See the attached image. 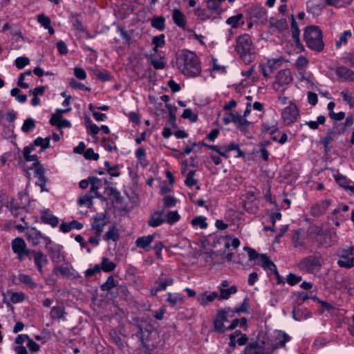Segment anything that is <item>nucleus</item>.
Here are the masks:
<instances>
[{"instance_id":"nucleus-1","label":"nucleus","mask_w":354,"mask_h":354,"mask_svg":"<svg viewBox=\"0 0 354 354\" xmlns=\"http://www.w3.org/2000/svg\"><path fill=\"white\" fill-rule=\"evenodd\" d=\"M176 66L183 74L188 77H196L201 72L198 56L187 49H183L177 55Z\"/></svg>"},{"instance_id":"nucleus-2","label":"nucleus","mask_w":354,"mask_h":354,"mask_svg":"<svg viewBox=\"0 0 354 354\" xmlns=\"http://www.w3.org/2000/svg\"><path fill=\"white\" fill-rule=\"evenodd\" d=\"M235 50L246 64L253 62L255 59L254 47L248 34H243L237 37Z\"/></svg>"},{"instance_id":"nucleus-3","label":"nucleus","mask_w":354,"mask_h":354,"mask_svg":"<svg viewBox=\"0 0 354 354\" xmlns=\"http://www.w3.org/2000/svg\"><path fill=\"white\" fill-rule=\"evenodd\" d=\"M304 40L307 46L316 52H321L324 48L322 32L318 26H310L305 28Z\"/></svg>"},{"instance_id":"nucleus-4","label":"nucleus","mask_w":354,"mask_h":354,"mask_svg":"<svg viewBox=\"0 0 354 354\" xmlns=\"http://www.w3.org/2000/svg\"><path fill=\"white\" fill-rule=\"evenodd\" d=\"M324 260L319 255H310L301 259L298 264L300 270L314 274L320 271Z\"/></svg>"},{"instance_id":"nucleus-5","label":"nucleus","mask_w":354,"mask_h":354,"mask_svg":"<svg viewBox=\"0 0 354 354\" xmlns=\"http://www.w3.org/2000/svg\"><path fill=\"white\" fill-rule=\"evenodd\" d=\"M339 260L337 263L339 267L350 269L354 267V247L346 246L337 250Z\"/></svg>"},{"instance_id":"nucleus-6","label":"nucleus","mask_w":354,"mask_h":354,"mask_svg":"<svg viewBox=\"0 0 354 354\" xmlns=\"http://www.w3.org/2000/svg\"><path fill=\"white\" fill-rule=\"evenodd\" d=\"M292 81L291 72L289 69H283L279 71L275 77L272 86V88L278 92H283L286 86Z\"/></svg>"},{"instance_id":"nucleus-7","label":"nucleus","mask_w":354,"mask_h":354,"mask_svg":"<svg viewBox=\"0 0 354 354\" xmlns=\"http://www.w3.org/2000/svg\"><path fill=\"white\" fill-rule=\"evenodd\" d=\"M315 241L321 247L329 248L336 244L338 236L336 232H326L322 229H317Z\"/></svg>"},{"instance_id":"nucleus-8","label":"nucleus","mask_w":354,"mask_h":354,"mask_svg":"<svg viewBox=\"0 0 354 354\" xmlns=\"http://www.w3.org/2000/svg\"><path fill=\"white\" fill-rule=\"evenodd\" d=\"M349 207L347 205H339L328 216V218L333 221L335 225L338 227L344 222L348 217V211Z\"/></svg>"},{"instance_id":"nucleus-9","label":"nucleus","mask_w":354,"mask_h":354,"mask_svg":"<svg viewBox=\"0 0 354 354\" xmlns=\"http://www.w3.org/2000/svg\"><path fill=\"white\" fill-rule=\"evenodd\" d=\"M299 115L298 106L292 102H290L288 106L284 108L281 112V117L287 125L295 123Z\"/></svg>"},{"instance_id":"nucleus-10","label":"nucleus","mask_w":354,"mask_h":354,"mask_svg":"<svg viewBox=\"0 0 354 354\" xmlns=\"http://www.w3.org/2000/svg\"><path fill=\"white\" fill-rule=\"evenodd\" d=\"M25 234L28 241L32 245H37L42 241H44L46 246L51 243V240L48 237L42 235L35 228L28 229Z\"/></svg>"},{"instance_id":"nucleus-11","label":"nucleus","mask_w":354,"mask_h":354,"mask_svg":"<svg viewBox=\"0 0 354 354\" xmlns=\"http://www.w3.org/2000/svg\"><path fill=\"white\" fill-rule=\"evenodd\" d=\"M231 311L230 308L218 310L216 317L214 321V330L223 333L226 330L224 327V323L227 321V315Z\"/></svg>"},{"instance_id":"nucleus-12","label":"nucleus","mask_w":354,"mask_h":354,"mask_svg":"<svg viewBox=\"0 0 354 354\" xmlns=\"http://www.w3.org/2000/svg\"><path fill=\"white\" fill-rule=\"evenodd\" d=\"M332 203L331 200L325 199L314 204L310 209V214L314 217L324 215Z\"/></svg>"},{"instance_id":"nucleus-13","label":"nucleus","mask_w":354,"mask_h":354,"mask_svg":"<svg viewBox=\"0 0 354 354\" xmlns=\"http://www.w3.org/2000/svg\"><path fill=\"white\" fill-rule=\"evenodd\" d=\"M74 269L73 266L68 261L64 260L61 263H57L54 266L53 272L58 275L60 274L63 277H70L73 275Z\"/></svg>"},{"instance_id":"nucleus-14","label":"nucleus","mask_w":354,"mask_h":354,"mask_svg":"<svg viewBox=\"0 0 354 354\" xmlns=\"http://www.w3.org/2000/svg\"><path fill=\"white\" fill-rule=\"evenodd\" d=\"M108 222V218L104 214L98 213L93 217L92 229L95 231L96 234L100 235Z\"/></svg>"},{"instance_id":"nucleus-15","label":"nucleus","mask_w":354,"mask_h":354,"mask_svg":"<svg viewBox=\"0 0 354 354\" xmlns=\"http://www.w3.org/2000/svg\"><path fill=\"white\" fill-rule=\"evenodd\" d=\"M46 248L48 250L50 258L54 266L64 261L65 256L61 251L59 245L54 247H48V245H47Z\"/></svg>"},{"instance_id":"nucleus-16","label":"nucleus","mask_w":354,"mask_h":354,"mask_svg":"<svg viewBox=\"0 0 354 354\" xmlns=\"http://www.w3.org/2000/svg\"><path fill=\"white\" fill-rule=\"evenodd\" d=\"M172 19L176 26L183 30L186 28V17L185 14L178 8L172 10Z\"/></svg>"},{"instance_id":"nucleus-17","label":"nucleus","mask_w":354,"mask_h":354,"mask_svg":"<svg viewBox=\"0 0 354 354\" xmlns=\"http://www.w3.org/2000/svg\"><path fill=\"white\" fill-rule=\"evenodd\" d=\"M335 73L342 81L354 82V71L346 67L340 66L337 68Z\"/></svg>"},{"instance_id":"nucleus-18","label":"nucleus","mask_w":354,"mask_h":354,"mask_svg":"<svg viewBox=\"0 0 354 354\" xmlns=\"http://www.w3.org/2000/svg\"><path fill=\"white\" fill-rule=\"evenodd\" d=\"M165 222V214L164 210H159L153 212L148 222L150 227H156Z\"/></svg>"},{"instance_id":"nucleus-19","label":"nucleus","mask_w":354,"mask_h":354,"mask_svg":"<svg viewBox=\"0 0 354 354\" xmlns=\"http://www.w3.org/2000/svg\"><path fill=\"white\" fill-rule=\"evenodd\" d=\"M218 297V295L216 292H208L205 291L198 295L197 301L201 306H205L213 302Z\"/></svg>"},{"instance_id":"nucleus-20","label":"nucleus","mask_w":354,"mask_h":354,"mask_svg":"<svg viewBox=\"0 0 354 354\" xmlns=\"http://www.w3.org/2000/svg\"><path fill=\"white\" fill-rule=\"evenodd\" d=\"M155 239V234L138 237L136 241L138 248L149 251L151 249L150 245Z\"/></svg>"},{"instance_id":"nucleus-21","label":"nucleus","mask_w":354,"mask_h":354,"mask_svg":"<svg viewBox=\"0 0 354 354\" xmlns=\"http://www.w3.org/2000/svg\"><path fill=\"white\" fill-rule=\"evenodd\" d=\"M335 179L339 186L343 187L345 190L354 194V183L350 185L351 183V180L347 179L345 176L338 174L335 176Z\"/></svg>"},{"instance_id":"nucleus-22","label":"nucleus","mask_w":354,"mask_h":354,"mask_svg":"<svg viewBox=\"0 0 354 354\" xmlns=\"http://www.w3.org/2000/svg\"><path fill=\"white\" fill-rule=\"evenodd\" d=\"M160 281H156L157 285L155 289V293L159 291L165 290L169 286H171L174 283V279L170 277H166L162 274L159 278Z\"/></svg>"},{"instance_id":"nucleus-23","label":"nucleus","mask_w":354,"mask_h":354,"mask_svg":"<svg viewBox=\"0 0 354 354\" xmlns=\"http://www.w3.org/2000/svg\"><path fill=\"white\" fill-rule=\"evenodd\" d=\"M41 218L44 223L48 224L53 227H55L58 225V218L54 216L49 210L42 212Z\"/></svg>"},{"instance_id":"nucleus-24","label":"nucleus","mask_w":354,"mask_h":354,"mask_svg":"<svg viewBox=\"0 0 354 354\" xmlns=\"http://www.w3.org/2000/svg\"><path fill=\"white\" fill-rule=\"evenodd\" d=\"M120 239V231L115 225L109 226L108 231L104 235L106 241H113L116 242Z\"/></svg>"},{"instance_id":"nucleus-25","label":"nucleus","mask_w":354,"mask_h":354,"mask_svg":"<svg viewBox=\"0 0 354 354\" xmlns=\"http://www.w3.org/2000/svg\"><path fill=\"white\" fill-rule=\"evenodd\" d=\"M33 261L40 274H43V266L48 263V260L42 252L39 251L38 254H33Z\"/></svg>"},{"instance_id":"nucleus-26","label":"nucleus","mask_w":354,"mask_h":354,"mask_svg":"<svg viewBox=\"0 0 354 354\" xmlns=\"http://www.w3.org/2000/svg\"><path fill=\"white\" fill-rule=\"evenodd\" d=\"M290 339L291 337L286 333L282 330H277L275 336L276 344L274 348L284 347L286 342H289Z\"/></svg>"},{"instance_id":"nucleus-27","label":"nucleus","mask_w":354,"mask_h":354,"mask_svg":"<svg viewBox=\"0 0 354 354\" xmlns=\"http://www.w3.org/2000/svg\"><path fill=\"white\" fill-rule=\"evenodd\" d=\"M230 118L232 122L234 123L238 128H245L249 124V122L236 111L232 112Z\"/></svg>"},{"instance_id":"nucleus-28","label":"nucleus","mask_w":354,"mask_h":354,"mask_svg":"<svg viewBox=\"0 0 354 354\" xmlns=\"http://www.w3.org/2000/svg\"><path fill=\"white\" fill-rule=\"evenodd\" d=\"M89 182L91 184V192L94 194V196L98 198L102 197L99 193V189L102 186V180L96 177H89Z\"/></svg>"},{"instance_id":"nucleus-29","label":"nucleus","mask_w":354,"mask_h":354,"mask_svg":"<svg viewBox=\"0 0 354 354\" xmlns=\"http://www.w3.org/2000/svg\"><path fill=\"white\" fill-rule=\"evenodd\" d=\"M182 172L186 176L185 183L187 187H192L197 185L198 180L194 178L196 174V171L194 170L187 171V166L185 165Z\"/></svg>"},{"instance_id":"nucleus-30","label":"nucleus","mask_w":354,"mask_h":354,"mask_svg":"<svg viewBox=\"0 0 354 354\" xmlns=\"http://www.w3.org/2000/svg\"><path fill=\"white\" fill-rule=\"evenodd\" d=\"M35 176L37 178L36 185H39L41 188V191H44V187L47 181L46 178L44 176V170L42 167H37L35 169L32 170Z\"/></svg>"},{"instance_id":"nucleus-31","label":"nucleus","mask_w":354,"mask_h":354,"mask_svg":"<svg viewBox=\"0 0 354 354\" xmlns=\"http://www.w3.org/2000/svg\"><path fill=\"white\" fill-rule=\"evenodd\" d=\"M260 258L261 262L259 264L268 272V274H270V272H273L277 270L275 264L270 261L266 254H261Z\"/></svg>"},{"instance_id":"nucleus-32","label":"nucleus","mask_w":354,"mask_h":354,"mask_svg":"<svg viewBox=\"0 0 354 354\" xmlns=\"http://www.w3.org/2000/svg\"><path fill=\"white\" fill-rule=\"evenodd\" d=\"M263 129L264 131L270 132V133L272 135V139L273 140L278 141L280 144H284L288 140V136L285 133H282L279 140H277V137L273 136V134L277 131V128L274 125L272 127H268L266 124H264Z\"/></svg>"},{"instance_id":"nucleus-33","label":"nucleus","mask_w":354,"mask_h":354,"mask_svg":"<svg viewBox=\"0 0 354 354\" xmlns=\"http://www.w3.org/2000/svg\"><path fill=\"white\" fill-rule=\"evenodd\" d=\"M259 68L262 75L268 77L277 69L276 66L272 65L268 60L266 63L261 64Z\"/></svg>"},{"instance_id":"nucleus-34","label":"nucleus","mask_w":354,"mask_h":354,"mask_svg":"<svg viewBox=\"0 0 354 354\" xmlns=\"http://www.w3.org/2000/svg\"><path fill=\"white\" fill-rule=\"evenodd\" d=\"M292 242L295 248H303L305 246L304 238L301 233V230H296L292 235Z\"/></svg>"},{"instance_id":"nucleus-35","label":"nucleus","mask_w":354,"mask_h":354,"mask_svg":"<svg viewBox=\"0 0 354 354\" xmlns=\"http://www.w3.org/2000/svg\"><path fill=\"white\" fill-rule=\"evenodd\" d=\"M12 249L13 252L17 254L18 258L22 259V239L17 237L12 241Z\"/></svg>"},{"instance_id":"nucleus-36","label":"nucleus","mask_w":354,"mask_h":354,"mask_svg":"<svg viewBox=\"0 0 354 354\" xmlns=\"http://www.w3.org/2000/svg\"><path fill=\"white\" fill-rule=\"evenodd\" d=\"M151 25L158 30H163L165 28V19L162 16L155 17L151 19Z\"/></svg>"},{"instance_id":"nucleus-37","label":"nucleus","mask_w":354,"mask_h":354,"mask_svg":"<svg viewBox=\"0 0 354 354\" xmlns=\"http://www.w3.org/2000/svg\"><path fill=\"white\" fill-rule=\"evenodd\" d=\"M116 266L115 263L110 261L107 257L102 259L100 268L105 272H109L115 270Z\"/></svg>"},{"instance_id":"nucleus-38","label":"nucleus","mask_w":354,"mask_h":354,"mask_svg":"<svg viewBox=\"0 0 354 354\" xmlns=\"http://www.w3.org/2000/svg\"><path fill=\"white\" fill-rule=\"evenodd\" d=\"M6 206L13 216H17L20 214L21 207L18 205L15 199H10Z\"/></svg>"},{"instance_id":"nucleus-39","label":"nucleus","mask_w":354,"mask_h":354,"mask_svg":"<svg viewBox=\"0 0 354 354\" xmlns=\"http://www.w3.org/2000/svg\"><path fill=\"white\" fill-rule=\"evenodd\" d=\"M26 341V346L28 349L32 352H38L40 349L39 345L34 342L32 339L30 338V337L27 335H24V342Z\"/></svg>"},{"instance_id":"nucleus-40","label":"nucleus","mask_w":354,"mask_h":354,"mask_svg":"<svg viewBox=\"0 0 354 354\" xmlns=\"http://www.w3.org/2000/svg\"><path fill=\"white\" fill-rule=\"evenodd\" d=\"M237 288L235 286H232L229 288H221L220 295L218 298L221 299H228L231 295L236 293Z\"/></svg>"},{"instance_id":"nucleus-41","label":"nucleus","mask_w":354,"mask_h":354,"mask_svg":"<svg viewBox=\"0 0 354 354\" xmlns=\"http://www.w3.org/2000/svg\"><path fill=\"white\" fill-rule=\"evenodd\" d=\"M180 216L177 211H169L167 215H165V221H167L169 225H173L178 222L180 220Z\"/></svg>"},{"instance_id":"nucleus-42","label":"nucleus","mask_w":354,"mask_h":354,"mask_svg":"<svg viewBox=\"0 0 354 354\" xmlns=\"http://www.w3.org/2000/svg\"><path fill=\"white\" fill-rule=\"evenodd\" d=\"M50 138L47 137L42 138L41 137L37 138L34 141V145L41 147L42 151L50 147Z\"/></svg>"},{"instance_id":"nucleus-43","label":"nucleus","mask_w":354,"mask_h":354,"mask_svg":"<svg viewBox=\"0 0 354 354\" xmlns=\"http://www.w3.org/2000/svg\"><path fill=\"white\" fill-rule=\"evenodd\" d=\"M326 122V117L324 115H319L317 117L316 121L306 122V124L308 125L311 129L315 130L319 128V124H324Z\"/></svg>"},{"instance_id":"nucleus-44","label":"nucleus","mask_w":354,"mask_h":354,"mask_svg":"<svg viewBox=\"0 0 354 354\" xmlns=\"http://www.w3.org/2000/svg\"><path fill=\"white\" fill-rule=\"evenodd\" d=\"M329 6L342 8L350 5L352 0H326Z\"/></svg>"},{"instance_id":"nucleus-45","label":"nucleus","mask_w":354,"mask_h":354,"mask_svg":"<svg viewBox=\"0 0 354 354\" xmlns=\"http://www.w3.org/2000/svg\"><path fill=\"white\" fill-rule=\"evenodd\" d=\"M191 223L193 226L198 225L201 229H205L207 227L206 219L204 216H196L193 218Z\"/></svg>"},{"instance_id":"nucleus-46","label":"nucleus","mask_w":354,"mask_h":354,"mask_svg":"<svg viewBox=\"0 0 354 354\" xmlns=\"http://www.w3.org/2000/svg\"><path fill=\"white\" fill-rule=\"evenodd\" d=\"M167 301L169 302L171 306L174 307L175 306L178 302H182L183 301V297L180 296L179 294H171L169 292L167 294Z\"/></svg>"},{"instance_id":"nucleus-47","label":"nucleus","mask_w":354,"mask_h":354,"mask_svg":"<svg viewBox=\"0 0 354 354\" xmlns=\"http://www.w3.org/2000/svg\"><path fill=\"white\" fill-rule=\"evenodd\" d=\"M69 86L71 88L73 89L80 90V91H90L91 88L88 86H86L84 84L77 82L74 79H71L69 82Z\"/></svg>"},{"instance_id":"nucleus-48","label":"nucleus","mask_w":354,"mask_h":354,"mask_svg":"<svg viewBox=\"0 0 354 354\" xmlns=\"http://www.w3.org/2000/svg\"><path fill=\"white\" fill-rule=\"evenodd\" d=\"M50 314L53 319H61L64 315V308L61 306H54L52 308Z\"/></svg>"},{"instance_id":"nucleus-49","label":"nucleus","mask_w":354,"mask_h":354,"mask_svg":"<svg viewBox=\"0 0 354 354\" xmlns=\"http://www.w3.org/2000/svg\"><path fill=\"white\" fill-rule=\"evenodd\" d=\"M24 158L28 161V162H30V161H32L33 163H32V167H30V170H34L36 169V167H41L40 165H39V160L37 159V156L36 155H30V153H25L24 154Z\"/></svg>"},{"instance_id":"nucleus-50","label":"nucleus","mask_w":354,"mask_h":354,"mask_svg":"<svg viewBox=\"0 0 354 354\" xmlns=\"http://www.w3.org/2000/svg\"><path fill=\"white\" fill-rule=\"evenodd\" d=\"M92 198V196L88 194L82 196L77 201L78 205L80 206L86 205L88 207H90L93 205Z\"/></svg>"},{"instance_id":"nucleus-51","label":"nucleus","mask_w":354,"mask_h":354,"mask_svg":"<svg viewBox=\"0 0 354 354\" xmlns=\"http://www.w3.org/2000/svg\"><path fill=\"white\" fill-rule=\"evenodd\" d=\"M150 64L153 66V68L156 70H161L165 68V62H164L163 57H160L159 59H151Z\"/></svg>"},{"instance_id":"nucleus-52","label":"nucleus","mask_w":354,"mask_h":354,"mask_svg":"<svg viewBox=\"0 0 354 354\" xmlns=\"http://www.w3.org/2000/svg\"><path fill=\"white\" fill-rule=\"evenodd\" d=\"M5 297H8L10 301L12 303H19L22 300V295L20 293L8 291Z\"/></svg>"},{"instance_id":"nucleus-53","label":"nucleus","mask_w":354,"mask_h":354,"mask_svg":"<svg viewBox=\"0 0 354 354\" xmlns=\"http://www.w3.org/2000/svg\"><path fill=\"white\" fill-rule=\"evenodd\" d=\"M35 127V123L33 119L27 118L24 121L23 130L24 132H29L33 130Z\"/></svg>"},{"instance_id":"nucleus-54","label":"nucleus","mask_w":354,"mask_h":354,"mask_svg":"<svg viewBox=\"0 0 354 354\" xmlns=\"http://www.w3.org/2000/svg\"><path fill=\"white\" fill-rule=\"evenodd\" d=\"M202 145H203V142H199L198 143L196 142H192L189 141V145H187L185 148L184 149V151L180 153L181 155H188L189 154L195 147H201Z\"/></svg>"},{"instance_id":"nucleus-55","label":"nucleus","mask_w":354,"mask_h":354,"mask_svg":"<svg viewBox=\"0 0 354 354\" xmlns=\"http://www.w3.org/2000/svg\"><path fill=\"white\" fill-rule=\"evenodd\" d=\"M308 12L314 15H319L321 12V7L319 5L314 3L312 1L307 3Z\"/></svg>"},{"instance_id":"nucleus-56","label":"nucleus","mask_w":354,"mask_h":354,"mask_svg":"<svg viewBox=\"0 0 354 354\" xmlns=\"http://www.w3.org/2000/svg\"><path fill=\"white\" fill-rule=\"evenodd\" d=\"M243 15H237L236 16H232L229 17L226 22L227 24L232 26L233 28H236L239 25V21L242 19Z\"/></svg>"},{"instance_id":"nucleus-57","label":"nucleus","mask_w":354,"mask_h":354,"mask_svg":"<svg viewBox=\"0 0 354 354\" xmlns=\"http://www.w3.org/2000/svg\"><path fill=\"white\" fill-rule=\"evenodd\" d=\"M86 129L87 133L92 137L96 136L100 130V127L95 124L91 122H89V124H86Z\"/></svg>"},{"instance_id":"nucleus-58","label":"nucleus","mask_w":354,"mask_h":354,"mask_svg":"<svg viewBox=\"0 0 354 354\" xmlns=\"http://www.w3.org/2000/svg\"><path fill=\"white\" fill-rule=\"evenodd\" d=\"M84 157L87 160H97L99 159V154L95 153L92 148H88L84 151Z\"/></svg>"},{"instance_id":"nucleus-59","label":"nucleus","mask_w":354,"mask_h":354,"mask_svg":"<svg viewBox=\"0 0 354 354\" xmlns=\"http://www.w3.org/2000/svg\"><path fill=\"white\" fill-rule=\"evenodd\" d=\"M152 43L156 47L162 48L165 44V35L161 34L158 36H155L152 39Z\"/></svg>"},{"instance_id":"nucleus-60","label":"nucleus","mask_w":354,"mask_h":354,"mask_svg":"<svg viewBox=\"0 0 354 354\" xmlns=\"http://www.w3.org/2000/svg\"><path fill=\"white\" fill-rule=\"evenodd\" d=\"M115 284L114 278L110 276L107 278L106 281L102 285L101 288L104 291H108L115 287Z\"/></svg>"},{"instance_id":"nucleus-61","label":"nucleus","mask_w":354,"mask_h":354,"mask_svg":"<svg viewBox=\"0 0 354 354\" xmlns=\"http://www.w3.org/2000/svg\"><path fill=\"white\" fill-rule=\"evenodd\" d=\"M301 277L297 276L292 273H290L286 278L287 282L291 286H294L298 283L301 281Z\"/></svg>"},{"instance_id":"nucleus-62","label":"nucleus","mask_w":354,"mask_h":354,"mask_svg":"<svg viewBox=\"0 0 354 354\" xmlns=\"http://www.w3.org/2000/svg\"><path fill=\"white\" fill-rule=\"evenodd\" d=\"M73 71H74V75L76 77V78H77L80 80H84L86 78L87 75L84 68L75 67V68H74Z\"/></svg>"},{"instance_id":"nucleus-63","label":"nucleus","mask_w":354,"mask_h":354,"mask_svg":"<svg viewBox=\"0 0 354 354\" xmlns=\"http://www.w3.org/2000/svg\"><path fill=\"white\" fill-rule=\"evenodd\" d=\"M194 14L202 21H205L210 17V15L207 13L206 10L201 8H196L194 10Z\"/></svg>"},{"instance_id":"nucleus-64","label":"nucleus","mask_w":354,"mask_h":354,"mask_svg":"<svg viewBox=\"0 0 354 354\" xmlns=\"http://www.w3.org/2000/svg\"><path fill=\"white\" fill-rule=\"evenodd\" d=\"M182 117L185 119H189L192 122H196L197 120V115L194 114L190 109H185Z\"/></svg>"}]
</instances>
